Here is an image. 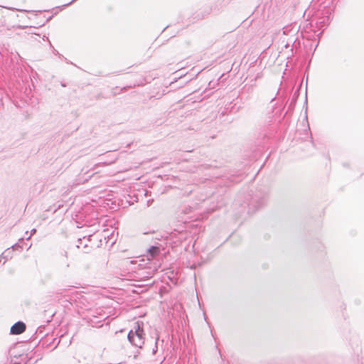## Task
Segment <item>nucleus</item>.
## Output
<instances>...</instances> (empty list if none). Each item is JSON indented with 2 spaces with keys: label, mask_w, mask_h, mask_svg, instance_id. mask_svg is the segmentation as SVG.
Segmentation results:
<instances>
[{
  "label": "nucleus",
  "mask_w": 364,
  "mask_h": 364,
  "mask_svg": "<svg viewBox=\"0 0 364 364\" xmlns=\"http://www.w3.org/2000/svg\"><path fill=\"white\" fill-rule=\"evenodd\" d=\"M159 252L160 250L158 247L152 246L148 250L149 257L154 258L159 253Z\"/></svg>",
  "instance_id": "7ed1b4c3"
},
{
  "label": "nucleus",
  "mask_w": 364,
  "mask_h": 364,
  "mask_svg": "<svg viewBox=\"0 0 364 364\" xmlns=\"http://www.w3.org/2000/svg\"><path fill=\"white\" fill-rule=\"evenodd\" d=\"M134 330H131L127 336L129 341L134 346L141 348L144 344V330L137 322Z\"/></svg>",
  "instance_id": "f257e3e1"
},
{
  "label": "nucleus",
  "mask_w": 364,
  "mask_h": 364,
  "mask_svg": "<svg viewBox=\"0 0 364 364\" xmlns=\"http://www.w3.org/2000/svg\"><path fill=\"white\" fill-rule=\"evenodd\" d=\"M36 229H33V230H31V235H32L33 234H34V233L36 232Z\"/></svg>",
  "instance_id": "39448f33"
},
{
  "label": "nucleus",
  "mask_w": 364,
  "mask_h": 364,
  "mask_svg": "<svg viewBox=\"0 0 364 364\" xmlns=\"http://www.w3.org/2000/svg\"><path fill=\"white\" fill-rule=\"evenodd\" d=\"M16 245H12L11 247L14 249V248H16Z\"/></svg>",
  "instance_id": "0eeeda50"
},
{
  "label": "nucleus",
  "mask_w": 364,
  "mask_h": 364,
  "mask_svg": "<svg viewBox=\"0 0 364 364\" xmlns=\"http://www.w3.org/2000/svg\"><path fill=\"white\" fill-rule=\"evenodd\" d=\"M26 330V325L21 321L15 323L11 328V333L18 335L23 333Z\"/></svg>",
  "instance_id": "f03ea898"
},
{
  "label": "nucleus",
  "mask_w": 364,
  "mask_h": 364,
  "mask_svg": "<svg viewBox=\"0 0 364 364\" xmlns=\"http://www.w3.org/2000/svg\"><path fill=\"white\" fill-rule=\"evenodd\" d=\"M1 258H4V259H8V257H9V255H8V254H6V251H5L4 252H3V253L1 254Z\"/></svg>",
  "instance_id": "20e7f679"
},
{
  "label": "nucleus",
  "mask_w": 364,
  "mask_h": 364,
  "mask_svg": "<svg viewBox=\"0 0 364 364\" xmlns=\"http://www.w3.org/2000/svg\"><path fill=\"white\" fill-rule=\"evenodd\" d=\"M157 350V346L155 347V348L153 349V353H155Z\"/></svg>",
  "instance_id": "423d86ee"
}]
</instances>
